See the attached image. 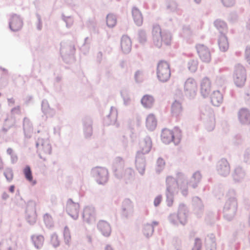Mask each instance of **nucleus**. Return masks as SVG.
<instances>
[{
    "label": "nucleus",
    "instance_id": "nucleus-41",
    "mask_svg": "<svg viewBox=\"0 0 250 250\" xmlns=\"http://www.w3.org/2000/svg\"><path fill=\"white\" fill-rule=\"evenodd\" d=\"M49 215L48 214H46L45 216L48 217Z\"/></svg>",
    "mask_w": 250,
    "mask_h": 250
},
{
    "label": "nucleus",
    "instance_id": "nucleus-32",
    "mask_svg": "<svg viewBox=\"0 0 250 250\" xmlns=\"http://www.w3.org/2000/svg\"><path fill=\"white\" fill-rule=\"evenodd\" d=\"M223 4L226 7H230L235 3V0H221Z\"/></svg>",
    "mask_w": 250,
    "mask_h": 250
},
{
    "label": "nucleus",
    "instance_id": "nucleus-5",
    "mask_svg": "<svg viewBox=\"0 0 250 250\" xmlns=\"http://www.w3.org/2000/svg\"><path fill=\"white\" fill-rule=\"evenodd\" d=\"M246 71L243 68H239L235 71V77L234 82L238 86H242L244 85L246 81Z\"/></svg>",
    "mask_w": 250,
    "mask_h": 250
},
{
    "label": "nucleus",
    "instance_id": "nucleus-8",
    "mask_svg": "<svg viewBox=\"0 0 250 250\" xmlns=\"http://www.w3.org/2000/svg\"><path fill=\"white\" fill-rule=\"evenodd\" d=\"M211 90V83L209 79L205 78L201 84V93L204 97L208 95Z\"/></svg>",
    "mask_w": 250,
    "mask_h": 250
},
{
    "label": "nucleus",
    "instance_id": "nucleus-43",
    "mask_svg": "<svg viewBox=\"0 0 250 250\" xmlns=\"http://www.w3.org/2000/svg\"><path fill=\"white\" fill-rule=\"evenodd\" d=\"M249 22H250V19H249Z\"/></svg>",
    "mask_w": 250,
    "mask_h": 250
},
{
    "label": "nucleus",
    "instance_id": "nucleus-1",
    "mask_svg": "<svg viewBox=\"0 0 250 250\" xmlns=\"http://www.w3.org/2000/svg\"><path fill=\"white\" fill-rule=\"evenodd\" d=\"M161 138L163 143L169 144L173 142L174 144H178L181 139V131L174 128L173 129H164L162 130Z\"/></svg>",
    "mask_w": 250,
    "mask_h": 250
},
{
    "label": "nucleus",
    "instance_id": "nucleus-14",
    "mask_svg": "<svg viewBox=\"0 0 250 250\" xmlns=\"http://www.w3.org/2000/svg\"><path fill=\"white\" fill-rule=\"evenodd\" d=\"M160 33L162 42V45L166 46L169 45L171 40V36L170 33L167 31H164L163 32L160 31Z\"/></svg>",
    "mask_w": 250,
    "mask_h": 250
},
{
    "label": "nucleus",
    "instance_id": "nucleus-10",
    "mask_svg": "<svg viewBox=\"0 0 250 250\" xmlns=\"http://www.w3.org/2000/svg\"><path fill=\"white\" fill-rule=\"evenodd\" d=\"M98 228L105 236H108L111 233V228L109 224L104 221H100L98 224Z\"/></svg>",
    "mask_w": 250,
    "mask_h": 250
},
{
    "label": "nucleus",
    "instance_id": "nucleus-22",
    "mask_svg": "<svg viewBox=\"0 0 250 250\" xmlns=\"http://www.w3.org/2000/svg\"><path fill=\"white\" fill-rule=\"evenodd\" d=\"M117 23L116 17L113 14H108L106 17V24L109 27H114Z\"/></svg>",
    "mask_w": 250,
    "mask_h": 250
},
{
    "label": "nucleus",
    "instance_id": "nucleus-35",
    "mask_svg": "<svg viewBox=\"0 0 250 250\" xmlns=\"http://www.w3.org/2000/svg\"><path fill=\"white\" fill-rule=\"evenodd\" d=\"M36 221V219L35 217H34L33 218H32L31 219H30V217L28 218V222L31 224H34V223H35Z\"/></svg>",
    "mask_w": 250,
    "mask_h": 250
},
{
    "label": "nucleus",
    "instance_id": "nucleus-33",
    "mask_svg": "<svg viewBox=\"0 0 250 250\" xmlns=\"http://www.w3.org/2000/svg\"><path fill=\"white\" fill-rule=\"evenodd\" d=\"M157 165L160 168H163L165 166V162L162 158H159L157 160Z\"/></svg>",
    "mask_w": 250,
    "mask_h": 250
},
{
    "label": "nucleus",
    "instance_id": "nucleus-36",
    "mask_svg": "<svg viewBox=\"0 0 250 250\" xmlns=\"http://www.w3.org/2000/svg\"><path fill=\"white\" fill-rule=\"evenodd\" d=\"M15 190V186L14 185H12L9 188L10 192L13 193Z\"/></svg>",
    "mask_w": 250,
    "mask_h": 250
},
{
    "label": "nucleus",
    "instance_id": "nucleus-21",
    "mask_svg": "<svg viewBox=\"0 0 250 250\" xmlns=\"http://www.w3.org/2000/svg\"><path fill=\"white\" fill-rule=\"evenodd\" d=\"M182 106L181 104L177 101H175L171 106V111L173 114L178 115L181 113L182 111Z\"/></svg>",
    "mask_w": 250,
    "mask_h": 250
},
{
    "label": "nucleus",
    "instance_id": "nucleus-24",
    "mask_svg": "<svg viewBox=\"0 0 250 250\" xmlns=\"http://www.w3.org/2000/svg\"><path fill=\"white\" fill-rule=\"evenodd\" d=\"M24 175L26 180L29 182L33 181V176L31 168L29 166H26L23 170Z\"/></svg>",
    "mask_w": 250,
    "mask_h": 250
},
{
    "label": "nucleus",
    "instance_id": "nucleus-18",
    "mask_svg": "<svg viewBox=\"0 0 250 250\" xmlns=\"http://www.w3.org/2000/svg\"><path fill=\"white\" fill-rule=\"evenodd\" d=\"M214 25L215 27L219 30L220 34H224V32L227 30V24L223 21L220 20H216L214 22Z\"/></svg>",
    "mask_w": 250,
    "mask_h": 250
},
{
    "label": "nucleus",
    "instance_id": "nucleus-11",
    "mask_svg": "<svg viewBox=\"0 0 250 250\" xmlns=\"http://www.w3.org/2000/svg\"><path fill=\"white\" fill-rule=\"evenodd\" d=\"M223 99V96L219 91H214L211 96V102L214 106L220 105Z\"/></svg>",
    "mask_w": 250,
    "mask_h": 250
},
{
    "label": "nucleus",
    "instance_id": "nucleus-26",
    "mask_svg": "<svg viewBox=\"0 0 250 250\" xmlns=\"http://www.w3.org/2000/svg\"><path fill=\"white\" fill-rule=\"evenodd\" d=\"M192 35V32L189 26H184L181 35L184 38H189Z\"/></svg>",
    "mask_w": 250,
    "mask_h": 250
},
{
    "label": "nucleus",
    "instance_id": "nucleus-37",
    "mask_svg": "<svg viewBox=\"0 0 250 250\" xmlns=\"http://www.w3.org/2000/svg\"><path fill=\"white\" fill-rule=\"evenodd\" d=\"M7 152L9 155H12L13 152V149L11 148H9L7 150Z\"/></svg>",
    "mask_w": 250,
    "mask_h": 250
},
{
    "label": "nucleus",
    "instance_id": "nucleus-6",
    "mask_svg": "<svg viewBox=\"0 0 250 250\" xmlns=\"http://www.w3.org/2000/svg\"><path fill=\"white\" fill-rule=\"evenodd\" d=\"M96 174L97 180L100 184H103L105 182L107 179L108 172L107 170L103 167H97L94 170Z\"/></svg>",
    "mask_w": 250,
    "mask_h": 250
},
{
    "label": "nucleus",
    "instance_id": "nucleus-42",
    "mask_svg": "<svg viewBox=\"0 0 250 250\" xmlns=\"http://www.w3.org/2000/svg\"><path fill=\"white\" fill-rule=\"evenodd\" d=\"M201 47H204V45L203 44L201 45Z\"/></svg>",
    "mask_w": 250,
    "mask_h": 250
},
{
    "label": "nucleus",
    "instance_id": "nucleus-7",
    "mask_svg": "<svg viewBox=\"0 0 250 250\" xmlns=\"http://www.w3.org/2000/svg\"><path fill=\"white\" fill-rule=\"evenodd\" d=\"M10 29L14 31H17L21 29L22 26V21L21 18L16 15L11 17L9 23Z\"/></svg>",
    "mask_w": 250,
    "mask_h": 250
},
{
    "label": "nucleus",
    "instance_id": "nucleus-3",
    "mask_svg": "<svg viewBox=\"0 0 250 250\" xmlns=\"http://www.w3.org/2000/svg\"><path fill=\"white\" fill-rule=\"evenodd\" d=\"M83 218L84 222L91 224L95 221V210L90 206L85 207L83 209Z\"/></svg>",
    "mask_w": 250,
    "mask_h": 250
},
{
    "label": "nucleus",
    "instance_id": "nucleus-20",
    "mask_svg": "<svg viewBox=\"0 0 250 250\" xmlns=\"http://www.w3.org/2000/svg\"><path fill=\"white\" fill-rule=\"evenodd\" d=\"M197 87L196 83L193 79H188L185 84V89L187 91H194Z\"/></svg>",
    "mask_w": 250,
    "mask_h": 250
},
{
    "label": "nucleus",
    "instance_id": "nucleus-15",
    "mask_svg": "<svg viewBox=\"0 0 250 250\" xmlns=\"http://www.w3.org/2000/svg\"><path fill=\"white\" fill-rule=\"evenodd\" d=\"M132 16L134 21L137 25H141L143 23V19L141 13L137 8H134L132 10Z\"/></svg>",
    "mask_w": 250,
    "mask_h": 250
},
{
    "label": "nucleus",
    "instance_id": "nucleus-34",
    "mask_svg": "<svg viewBox=\"0 0 250 250\" xmlns=\"http://www.w3.org/2000/svg\"><path fill=\"white\" fill-rule=\"evenodd\" d=\"M195 245L198 247V250H200L202 245L201 239L199 238H196L195 241Z\"/></svg>",
    "mask_w": 250,
    "mask_h": 250
},
{
    "label": "nucleus",
    "instance_id": "nucleus-31",
    "mask_svg": "<svg viewBox=\"0 0 250 250\" xmlns=\"http://www.w3.org/2000/svg\"><path fill=\"white\" fill-rule=\"evenodd\" d=\"M188 68L190 71L194 72L197 68V63L195 61H192L188 63Z\"/></svg>",
    "mask_w": 250,
    "mask_h": 250
},
{
    "label": "nucleus",
    "instance_id": "nucleus-30",
    "mask_svg": "<svg viewBox=\"0 0 250 250\" xmlns=\"http://www.w3.org/2000/svg\"><path fill=\"white\" fill-rule=\"evenodd\" d=\"M4 175L7 180L9 181H11L13 178V172L12 170L10 169H7L5 171Z\"/></svg>",
    "mask_w": 250,
    "mask_h": 250
},
{
    "label": "nucleus",
    "instance_id": "nucleus-9",
    "mask_svg": "<svg viewBox=\"0 0 250 250\" xmlns=\"http://www.w3.org/2000/svg\"><path fill=\"white\" fill-rule=\"evenodd\" d=\"M151 148V142L149 139L143 140L139 144V153L146 154L149 152Z\"/></svg>",
    "mask_w": 250,
    "mask_h": 250
},
{
    "label": "nucleus",
    "instance_id": "nucleus-28",
    "mask_svg": "<svg viewBox=\"0 0 250 250\" xmlns=\"http://www.w3.org/2000/svg\"><path fill=\"white\" fill-rule=\"evenodd\" d=\"M64 237L66 243H69L71 240V235L70 230L67 228H65L64 229Z\"/></svg>",
    "mask_w": 250,
    "mask_h": 250
},
{
    "label": "nucleus",
    "instance_id": "nucleus-40",
    "mask_svg": "<svg viewBox=\"0 0 250 250\" xmlns=\"http://www.w3.org/2000/svg\"><path fill=\"white\" fill-rule=\"evenodd\" d=\"M247 52H250V49H247Z\"/></svg>",
    "mask_w": 250,
    "mask_h": 250
},
{
    "label": "nucleus",
    "instance_id": "nucleus-25",
    "mask_svg": "<svg viewBox=\"0 0 250 250\" xmlns=\"http://www.w3.org/2000/svg\"><path fill=\"white\" fill-rule=\"evenodd\" d=\"M132 42L130 38L127 36H123L121 39V45L122 47H128L131 46Z\"/></svg>",
    "mask_w": 250,
    "mask_h": 250
},
{
    "label": "nucleus",
    "instance_id": "nucleus-19",
    "mask_svg": "<svg viewBox=\"0 0 250 250\" xmlns=\"http://www.w3.org/2000/svg\"><path fill=\"white\" fill-rule=\"evenodd\" d=\"M154 102V99L149 96L145 95L144 96L141 100L142 104L146 107H150Z\"/></svg>",
    "mask_w": 250,
    "mask_h": 250
},
{
    "label": "nucleus",
    "instance_id": "nucleus-13",
    "mask_svg": "<svg viewBox=\"0 0 250 250\" xmlns=\"http://www.w3.org/2000/svg\"><path fill=\"white\" fill-rule=\"evenodd\" d=\"M31 239L34 245L37 249H41L43 246L44 239L42 235H33Z\"/></svg>",
    "mask_w": 250,
    "mask_h": 250
},
{
    "label": "nucleus",
    "instance_id": "nucleus-38",
    "mask_svg": "<svg viewBox=\"0 0 250 250\" xmlns=\"http://www.w3.org/2000/svg\"><path fill=\"white\" fill-rule=\"evenodd\" d=\"M105 250H112V249L110 246H107L105 248Z\"/></svg>",
    "mask_w": 250,
    "mask_h": 250
},
{
    "label": "nucleus",
    "instance_id": "nucleus-29",
    "mask_svg": "<svg viewBox=\"0 0 250 250\" xmlns=\"http://www.w3.org/2000/svg\"><path fill=\"white\" fill-rule=\"evenodd\" d=\"M154 231V228L151 226H147L145 229L144 233L147 236H151Z\"/></svg>",
    "mask_w": 250,
    "mask_h": 250
},
{
    "label": "nucleus",
    "instance_id": "nucleus-27",
    "mask_svg": "<svg viewBox=\"0 0 250 250\" xmlns=\"http://www.w3.org/2000/svg\"><path fill=\"white\" fill-rule=\"evenodd\" d=\"M220 170L222 174H225L229 171V167L227 162L223 163V165L221 166Z\"/></svg>",
    "mask_w": 250,
    "mask_h": 250
},
{
    "label": "nucleus",
    "instance_id": "nucleus-23",
    "mask_svg": "<svg viewBox=\"0 0 250 250\" xmlns=\"http://www.w3.org/2000/svg\"><path fill=\"white\" fill-rule=\"evenodd\" d=\"M218 42L219 47L229 46L228 39L225 34H220Z\"/></svg>",
    "mask_w": 250,
    "mask_h": 250
},
{
    "label": "nucleus",
    "instance_id": "nucleus-17",
    "mask_svg": "<svg viewBox=\"0 0 250 250\" xmlns=\"http://www.w3.org/2000/svg\"><path fill=\"white\" fill-rule=\"evenodd\" d=\"M156 125L155 115L153 114H149L146 121V125L149 130H154Z\"/></svg>",
    "mask_w": 250,
    "mask_h": 250
},
{
    "label": "nucleus",
    "instance_id": "nucleus-12",
    "mask_svg": "<svg viewBox=\"0 0 250 250\" xmlns=\"http://www.w3.org/2000/svg\"><path fill=\"white\" fill-rule=\"evenodd\" d=\"M166 10L168 13L177 12L179 10L177 3L173 0L167 1L166 2Z\"/></svg>",
    "mask_w": 250,
    "mask_h": 250
},
{
    "label": "nucleus",
    "instance_id": "nucleus-2",
    "mask_svg": "<svg viewBox=\"0 0 250 250\" xmlns=\"http://www.w3.org/2000/svg\"><path fill=\"white\" fill-rule=\"evenodd\" d=\"M169 64L166 62H160L157 65V78L161 82H166L170 78Z\"/></svg>",
    "mask_w": 250,
    "mask_h": 250
},
{
    "label": "nucleus",
    "instance_id": "nucleus-4",
    "mask_svg": "<svg viewBox=\"0 0 250 250\" xmlns=\"http://www.w3.org/2000/svg\"><path fill=\"white\" fill-rule=\"evenodd\" d=\"M80 206L79 204L73 202L71 200L68 201L66 210L68 213L74 219H77L79 216Z\"/></svg>",
    "mask_w": 250,
    "mask_h": 250
},
{
    "label": "nucleus",
    "instance_id": "nucleus-39",
    "mask_svg": "<svg viewBox=\"0 0 250 250\" xmlns=\"http://www.w3.org/2000/svg\"><path fill=\"white\" fill-rule=\"evenodd\" d=\"M194 0L197 4L200 3L201 1V0Z\"/></svg>",
    "mask_w": 250,
    "mask_h": 250
},
{
    "label": "nucleus",
    "instance_id": "nucleus-16",
    "mask_svg": "<svg viewBox=\"0 0 250 250\" xmlns=\"http://www.w3.org/2000/svg\"><path fill=\"white\" fill-rule=\"evenodd\" d=\"M239 119L243 124H250V115L245 109H242L239 112Z\"/></svg>",
    "mask_w": 250,
    "mask_h": 250
}]
</instances>
